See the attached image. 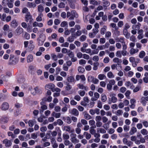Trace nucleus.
Segmentation results:
<instances>
[{"label":"nucleus","mask_w":148,"mask_h":148,"mask_svg":"<svg viewBox=\"0 0 148 148\" xmlns=\"http://www.w3.org/2000/svg\"><path fill=\"white\" fill-rule=\"evenodd\" d=\"M9 27L7 25H4L3 29L4 30L3 34L4 35H6L7 33L9 32L10 30L9 29Z\"/></svg>","instance_id":"nucleus-13"},{"label":"nucleus","mask_w":148,"mask_h":148,"mask_svg":"<svg viewBox=\"0 0 148 148\" xmlns=\"http://www.w3.org/2000/svg\"><path fill=\"white\" fill-rule=\"evenodd\" d=\"M97 107L99 108H101L102 107V104L100 100H98L97 102Z\"/></svg>","instance_id":"nucleus-48"},{"label":"nucleus","mask_w":148,"mask_h":148,"mask_svg":"<svg viewBox=\"0 0 148 148\" xmlns=\"http://www.w3.org/2000/svg\"><path fill=\"white\" fill-rule=\"evenodd\" d=\"M124 5V3L121 2H119L118 4V7L120 9L122 8Z\"/></svg>","instance_id":"nucleus-64"},{"label":"nucleus","mask_w":148,"mask_h":148,"mask_svg":"<svg viewBox=\"0 0 148 148\" xmlns=\"http://www.w3.org/2000/svg\"><path fill=\"white\" fill-rule=\"evenodd\" d=\"M98 78L100 80H102L106 78V76L104 74H100L98 75Z\"/></svg>","instance_id":"nucleus-40"},{"label":"nucleus","mask_w":148,"mask_h":148,"mask_svg":"<svg viewBox=\"0 0 148 148\" xmlns=\"http://www.w3.org/2000/svg\"><path fill=\"white\" fill-rule=\"evenodd\" d=\"M141 102L142 104L144 106H145L146 103V100L145 99L144 97H142L141 99Z\"/></svg>","instance_id":"nucleus-51"},{"label":"nucleus","mask_w":148,"mask_h":148,"mask_svg":"<svg viewBox=\"0 0 148 148\" xmlns=\"http://www.w3.org/2000/svg\"><path fill=\"white\" fill-rule=\"evenodd\" d=\"M25 21L27 22L29 21L30 23H31L33 21V19L32 18V16L30 15L29 12L27 13L26 14L25 17Z\"/></svg>","instance_id":"nucleus-4"},{"label":"nucleus","mask_w":148,"mask_h":148,"mask_svg":"<svg viewBox=\"0 0 148 148\" xmlns=\"http://www.w3.org/2000/svg\"><path fill=\"white\" fill-rule=\"evenodd\" d=\"M31 138L33 139H36L38 137L37 134L35 133H33L31 134Z\"/></svg>","instance_id":"nucleus-61"},{"label":"nucleus","mask_w":148,"mask_h":148,"mask_svg":"<svg viewBox=\"0 0 148 148\" xmlns=\"http://www.w3.org/2000/svg\"><path fill=\"white\" fill-rule=\"evenodd\" d=\"M127 48V46H126V48H125V49H124L123 48V50L121 51V55H122L123 56H125L127 54V51L126 50Z\"/></svg>","instance_id":"nucleus-41"},{"label":"nucleus","mask_w":148,"mask_h":148,"mask_svg":"<svg viewBox=\"0 0 148 148\" xmlns=\"http://www.w3.org/2000/svg\"><path fill=\"white\" fill-rule=\"evenodd\" d=\"M78 93L81 96H84L85 93V92L84 90H80L78 92Z\"/></svg>","instance_id":"nucleus-62"},{"label":"nucleus","mask_w":148,"mask_h":148,"mask_svg":"<svg viewBox=\"0 0 148 148\" xmlns=\"http://www.w3.org/2000/svg\"><path fill=\"white\" fill-rule=\"evenodd\" d=\"M34 89L36 93L38 94H40L42 93V89L39 88L38 86H36Z\"/></svg>","instance_id":"nucleus-19"},{"label":"nucleus","mask_w":148,"mask_h":148,"mask_svg":"<svg viewBox=\"0 0 148 148\" xmlns=\"http://www.w3.org/2000/svg\"><path fill=\"white\" fill-rule=\"evenodd\" d=\"M137 137H140V143H143L145 142V138H144L143 137H142V135L141 134L137 135Z\"/></svg>","instance_id":"nucleus-33"},{"label":"nucleus","mask_w":148,"mask_h":148,"mask_svg":"<svg viewBox=\"0 0 148 148\" xmlns=\"http://www.w3.org/2000/svg\"><path fill=\"white\" fill-rule=\"evenodd\" d=\"M32 25L33 27L38 26L39 27H42L43 25L42 23H38L36 21H35L33 23Z\"/></svg>","instance_id":"nucleus-14"},{"label":"nucleus","mask_w":148,"mask_h":148,"mask_svg":"<svg viewBox=\"0 0 148 148\" xmlns=\"http://www.w3.org/2000/svg\"><path fill=\"white\" fill-rule=\"evenodd\" d=\"M65 4L63 2H61L58 5V7L60 8H64Z\"/></svg>","instance_id":"nucleus-63"},{"label":"nucleus","mask_w":148,"mask_h":148,"mask_svg":"<svg viewBox=\"0 0 148 148\" xmlns=\"http://www.w3.org/2000/svg\"><path fill=\"white\" fill-rule=\"evenodd\" d=\"M61 114L59 112H56L55 111L53 112L52 114L51 115L55 117L56 118H59L61 116Z\"/></svg>","instance_id":"nucleus-17"},{"label":"nucleus","mask_w":148,"mask_h":148,"mask_svg":"<svg viewBox=\"0 0 148 148\" xmlns=\"http://www.w3.org/2000/svg\"><path fill=\"white\" fill-rule=\"evenodd\" d=\"M103 7L107 8L110 5V3L108 1L105 0L103 2Z\"/></svg>","instance_id":"nucleus-28"},{"label":"nucleus","mask_w":148,"mask_h":148,"mask_svg":"<svg viewBox=\"0 0 148 148\" xmlns=\"http://www.w3.org/2000/svg\"><path fill=\"white\" fill-rule=\"evenodd\" d=\"M43 14L42 13H40L38 16V17L36 18V20L37 21L40 22L42 21V17L43 16Z\"/></svg>","instance_id":"nucleus-31"},{"label":"nucleus","mask_w":148,"mask_h":148,"mask_svg":"<svg viewBox=\"0 0 148 148\" xmlns=\"http://www.w3.org/2000/svg\"><path fill=\"white\" fill-rule=\"evenodd\" d=\"M78 70L79 72L83 73L85 71L84 69L82 66H80L78 68Z\"/></svg>","instance_id":"nucleus-45"},{"label":"nucleus","mask_w":148,"mask_h":148,"mask_svg":"<svg viewBox=\"0 0 148 148\" xmlns=\"http://www.w3.org/2000/svg\"><path fill=\"white\" fill-rule=\"evenodd\" d=\"M70 136L71 137L70 140L72 143L75 144L79 142V140L77 139L76 138L77 135L75 134H74L73 133H71Z\"/></svg>","instance_id":"nucleus-3"},{"label":"nucleus","mask_w":148,"mask_h":148,"mask_svg":"<svg viewBox=\"0 0 148 148\" xmlns=\"http://www.w3.org/2000/svg\"><path fill=\"white\" fill-rule=\"evenodd\" d=\"M69 112L71 114L75 116H78L79 114L78 110L75 108H73L72 110H69Z\"/></svg>","instance_id":"nucleus-8"},{"label":"nucleus","mask_w":148,"mask_h":148,"mask_svg":"<svg viewBox=\"0 0 148 148\" xmlns=\"http://www.w3.org/2000/svg\"><path fill=\"white\" fill-rule=\"evenodd\" d=\"M98 132H99L100 133L104 134L106 132V131L103 128H99L97 129Z\"/></svg>","instance_id":"nucleus-42"},{"label":"nucleus","mask_w":148,"mask_h":148,"mask_svg":"<svg viewBox=\"0 0 148 148\" xmlns=\"http://www.w3.org/2000/svg\"><path fill=\"white\" fill-rule=\"evenodd\" d=\"M101 99L103 102H105L107 100V98L106 95H101Z\"/></svg>","instance_id":"nucleus-37"},{"label":"nucleus","mask_w":148,"mask_h":148,"mask_svg":"<svg viewBox=\"0 0 148 148\" xmlns=\"http://www.w3.org/2000/svg\"><path fill=\"white\" fill-rule=\"evenodd\" d=\"M86 38V36L84 35H82L80 38V41L83 42L84 41Z\"/></svg>","instance_id":"nucleus-54"},{"label":"nucleus","mask_w":148,"mask_h":148,"mask_svg":"<svg viewBox=\"0 0 148 148\" xmlns=\"http://www.w3.org/2000/svg\"><path fill=\"white\" fill-rule=\"evenodd\" d=\"M137 130L136 128L133 127L131 129L129 133L131 135H133L137 132Z\"/></svg>","instance_id":"nucleus-23"},{"label":"nucleus","mask_w":148,"mask_h":148,"mask_svg":"<svg viewBox=\"0 0 148 148\" xmlns=\"http://www.w3.org/2000/svg\"><path fill=\"white\" fill-rule=\"evenodd\" d=\"M3 143L5 145V147H10L12 145L11 141L7 139H5L3 141Z\"/></svg>","instance_id":"nucleus-5"},{"label":"nucleus","mask_w":148,"mask_h":148,"mask_svg":"<svg viewBox=\"0 0 148 148\" xmlns=\"http://www.w3.org/2000/svg\"><path fill=\"white\" fill-rule=\"evenodd\" d=\"M51 142L53 148H56L58 147V145L54 138H50Z\"/></svg>","instance_id":"nucleus-7"},{"label":"nucleus","mask_w":148,"mask_h":148,"mask_svg":"<svg viewBox=\"0 0 148 148\" xmlns=\"http://www.w3.org/2000/svg\"><path fill=\"white\" fill-rule=\"evenodd\" d=\"M138 51L139 50L138 49H135L134 48H132L130 50V54L132 55L137 53Z\"/></svg>","instance_id":"nucleus-24"},{"label":"nucleus","mask_w":148,"mask_h":148,"mask_svg":"<svg viewBox=\"0 0 148 148\" xmlns=\"http://www.w3.org/2000/svg\"><path fill=\"white\" fill-rule=\"evenodd\" d=\"M113 61L114 62L117 63L118 65H119L122 62V60L117 58H115L113 59Z\"/></svg>","instance_id":"nucleus-20"},{"label":"nucleus","mask_w":148,"mask_h":148,"mask_svg":"<svg viewBox=\"0 0 148 148\" xmlns=\"http://www.w3.org/2000/svg\"><path fill=\"white\" fill-rule=\"evenodd\" d=\"M65 121L69 124H70L71 122V121L70 118L69 116L66 117L65 119Z\"/></svg>","instance_id":"nucleus-57"},{"label":"nucleus","mask_w":148,"mask_h":148,"mask_svg":"<svg viewBox=\"0 0 148 148\" xmlns=\"http://www.w3.org/2000/svg\"><path fill=\"white\" fill-rule=\"evenodd\" d=\"M117 39L118 42H120L122 44V47H123V48L125 49V48H126L127 45L125 41V38L123 37H121L118 38Z\"/></svg>","instance_id":"nucleus-6"},{"label":"nucleus","mask_w":148,"mask_h":148,"mask_svg":"<svg viewBox=\"0 0 148 148\" xmlns=\"http://www.w3.org/2000/svg\"><path fill=\"white\" fill-rule=\"evenodd\" d=\"M66 90L68 91L71 89L72 87L69 83H66Z\"/></svg>","instance_id":"nucleus-46"},{"label":"nucleus","mask_w":148,"mask_h":148,"mask_svg":"<svg viewBox=\"0 0 148 148\" xmlns=\"http://www.w3.org/2000/svg\"><path fill=\"white\" fill-rule=\"evenodd\" d=\"M10 1L13 2V0H3L2 2V5L3 6H5Z\"/></svg>","instance_id":"nucleus-29"},{"label":"nucleus","mask_w":148,"mask_h":148,"mask_svg":"<svg viewBox=\"0 0 148 148\" xmlns=\"http://www.w3.org/2000/svg\"><path fill=\"white\" fill-rule=\"evenodd\" d=\"M61 108L59 106H56L54 108V110L55 112H59Z\"/></svg>","instance_id":"nucleus-55"},{"label":"nucleus","mask_w":148,"mask_h":148,"mask_svg":"<svg viewBox=\"0 0 148 148\" xmlns=\"http://www.w3.org/2000/svg\"><path fill=\"white\" fill-rule=\"evenodd\" d=\"M15 32L18 35L21 34L23 31V29L22 28L18 27L15 30Z\"/></svg>","instance_id":"nucleus-25"},{"label":"nucleus","mask_w":148,"mask_h":148,"mask_svg":"<svg viewBox=\"0 0 148 148\" xmlns=\"http://www.w3.org/2000/svg\"><path fill=\"white\" fill-rule=\"evenodd\" d=\"M44 8L41 5H40L38 7V12L40 13H42L44 11Z\"/></svg>","instance_id":"nucleus-26"},{"label":"nucleus","mask_w":148,"mask_h":148,"mask_svg":"<svg viewBox=\"0 0 148 148\" xmlns=\"http://www.w3.org/2000/svg\"><path fill=\"white\" fill-rule=\"evenodd\" d=\"M107 76L108 77L110 78H112L114 77V76L112 72L110 71L107 73Z\"/></svg>","instance_id":"nucleus-47"},{"label":"nucleus","mask_w":148,"mask_h":148,"mask_svg":"<svg viewBox=\"0 0 148 148\" xmlns=\"http://www.w3.org/2000/svg\"><path fill=\"white\" fill-rule=\"evenodd\" d=\"M33 56L31 54L29 55L27 57V62L28 63H29L33 61Z\"/></svg>","instance_id":"nucleus-21"},{"label":"nucleus","mask_w":148,"mask_h":148,"mask_svg":"<svg viewBox=\"0 0 148 148\" xmlns=\"http://www.w3.org/2000/svg\"><path fill=\"white\" fill-rule=\"evenodd\" d=\"M94 97L91 98V100L92 101H96L99 97V94L97 92H95L94 94Z\"/></svg>","instance_id":"nucleus-15"},{"label":"nucleus","mask_w":148,"mask_h":148,"mask_svg":"<svg viewBox=\"0 0 148 148\" xmlns=\"http://www.w3.org/2000/svg\"><path fill=\"white\" fill-rule=\"evenodd\" d=\"M145 55V53L144 51H141L139 54V56L140 58H142Z\"/></svg>","instance_id":"nucleus-39"},{"label":"nucleus","mask_w":148,"mask_h":148,"mask_svg":"<svg viewBox=\"0 0 148 148\" xmlns=\"http://www.w3.org/2000/svg\"><path fill=\"white\" fill-rule=\"evenodd\" d=\"M80 79H81L82 81H84L86 80V78L84 75H77L76 76V80L77 81H78Z\"/></svg>","instance_id":"nucleus-16"},{"label":"nucleus","mask_w":148,"mask_h":148,"mask_svg":"<svg viewBox=\"0 0 148 148\" xmlns=\"http://www.w3.org/2000/svg\"><path fill=\"white\" fill-rule=\"evenodd\" d=\"M140 133L143 135H145L147 134L148 132L146 129H143L141 130Z\"/></svg>","instance_id":"nucleus-38"},{"label":"nucleus","mask_w":148,"mask_h":148,"mask_svg":"<svg viewBox=\"0 0 148 148\" xmlns=\"http://www.w3.org/2000/svg\"><path fill=\"white\" fill-rule=\"evenodd\" d=\"M123 34L126 38H129L130 34L128 32L127 29H123Z\"/></svg>","instance_id":"nucleus-18"},{"label":"nucleus","mask_w":148,"mask_h":148,"mask_svg":"<svg viewBox=\"0 0 148 148\" xmlns=\"http://www.w3.org/2000/svg\"><path fill=\"white\" fill-rule=\"evenodd\" d=\"M63 130L66 132L72 133L74 131V129H71V127L69 126H65L63 127Z\"/></svg>","instance_id":"nucleus-10"},{"label":"nucleus","mask_w":148,"mask_h":148,"mask_svg":"<svg viewBox=\"0 0 148 148\" xmlns=\"http://www.w3.org/2000/svg\"><path fill=\"white\" fill-rule=\"evenodd\" d=\"M17 25L18 24L16 20H13L11 22V25L12 27L15 28L17 26Z\"/></svg>","instance_id":"nucleus-35"},{"label":"nucleus","mask_w":148,"mask_h":148,"mask_svg":"<svg viewBox=\"0 0 148 148\" xmlns=\"http://www.w3.org/2000/svg\"><path fill=\"white\" fill-rule=\"evenodd\" d=\"M77 87L81 89H84V90H87L88 88L86 86H85L83 84H79L77 85Z\"/></svg>","instance_id":"nucleus-22"},{"label":"nucleus","mask_w":148,"mask_h":148,"mask_svg":"<svg viewBox=\"0 0 148 148\" xmlns=\"http://www.w3.org/2000/svg\"><path fill=\"white\" fill-rule=\"evenodd\" d=\"M9 108V104L6 102H4L1 106V109L3 110H6L8 109Z\"/></svg>","instance_id":"nucleus-9"},{"label":"nucleus","mask_w":148,"mask_h":148,"mask_svg":"<svg viewBox=\"0 0 148 148\" xmlns=\"http://www.w3.org/2000/svg\"><path fill=\"white\" fill-rule=\"evenodd\" d=\"M68 25V23L67 22L64 21L62 22L60 24V26L62 27H64Z\"/></svg>","instance_id":"nucleus-49"},{"label":"nucleus","mask_w":148,"mask_h":148,"mask_svg":"<svg viewBox=\"0 0 148 148\" xmlns=\"http://www.w3.org/2000/svg\"><path fill=\"white\" fill-rule=\"evenodd\" d=\"M84 134L85 135V137L86 139L89 140L91 138V134L86 132H84Z\"/></svg>","instance_id":"nucleus-32"},{"label":"nucleus","mask_w":148,"mask_h":148,"mask_svg":"<svg viewBox=\"0 0 148 148\" xmlns=\"http://www.w3.org/2000/svg\"><path fill=\"white\" fill-rule=\"evenodd\" d=\"M110 26L114 28L116 30H117L118 29V28L116 26V24L114 23H111Z\"/></svg>","instance_id":"nucleus-52"},{"label":"nucleus","mask_w":148,"mask_h":148,"mask_svg":"<svg viewBox=\"0 0 148 148\" xmlns=\"http://www.w3.org/2000/svg\"><path fill=\"white\" fill-rule=\"evenodd\" d=\"M63 138L64 140H68L69 138V136L67 134H63Z\"/></svg>","instance_id":"nucleus-50"},{"label":"nucleus","mask_w":148,"mask_h":148,"mask_svg":"<svg viewBox=\"0 0 148 148\" xmlns=\"http://www.w3.org/2000/svg\"><path fill=\"white\" fill-rule=\"evenodd\" d=\"M18 61V59L16 57H14L13 55H11L10 56L9 64L11 65H14L16 64Z\"/></svg>","instance_id":"nucleus-2"},{"label":"nucleus","mask_w":148,"mask_h":148,"mask_svg":"<svg viewBox=\"0 0 148 148\" xmlns=\"http://www.w3.org/2000/svg\"><path fill=\"white\" fill-rule=\"evenodd\" d=\"M68 53V55L71 58L74 57V53L71 50H69Z\"/></svg>","instance_id":"nucleus-44"},{"label":"nucleus","mask_w":148,"mask_h":148,"mask_svg":"<svg viewBox=\"0 0 148 148\" xmlns=\"http://www.w3.org/2000/svg\"><path fill=\"white\" fill-rule=\"evenodd\" d=\"M89 132L92 134H94L96 132V131L93 128V127H90Z\"/></svg>","instance_id":"nucleus-59"},{"label":"nucleus","mask_w":148,"mask_h":148,"mask_svg":"<svg viewBox=\"0 0 148 148\" xmlns=\"http://www.w3.org/2000/svg\"><path fill=\"white\" fill-rule=\"evenodd\" d=\"M8 135L9 136H11V138H14L15 137V136L14 135L13 133L10 132H9L8 133Z\"/></svg>","instance_id":"nucleus-58"},{"label":"nucleus","mask_w":148,"mask_h":148,"mask_svg":"<svg viewBox=\"0 0 148 148\" xmlns=\"http://www.w3.org/2000/svg\"><path fill=\"white\" fill-rule=\"evenodd\" d=\"M27 6L30 8H34L36 7V4L32 2H28L27 3Z\"/></svg>","instance_id":"nucleus-27"},{"label":"nucleus","mask_w":148,"mask_h":148,"mask_svg":"<svg viewBox=\"0 0 148 148\" xmlns=\"http://www.w3.org/2000/svg\"><path fill=\"white\" fill-rule=\"evenodd\" d=\"M123 113V112L121 110H119L116 111V114L118 116H119L121 115Z\"/></svg>","instance_id":"nucleus-56"},{"label":"nucleus","mask_w":148,"mask_h":148,"mask_svg":"<svg viewBox=\"0 0 148 148\" xmlns=\"http://www.w3.org/2000/svg\"><path fill=\"white\" fill-rule=\"evenodd\" d=\"M140 24L138 23L137 25H134L132 26V28L133 29H134L137 28L138 29H139L140 28Z\"/></svg>","instance_id":"nucleus-36"},{"label":"nucleus","mask_w":148,"mask_h":148,"mask_svg":"<svg viewBox=\"0 0 148 148\" xmlns=\"http://www.w3.org/2000/svg\"><path fill=\"white\" fill-rule=\"evenodd\" d=\"M67 80L69 82H74L75 78L73 76H70L68 77Z\"/></svg>","instance_id":"nucleus-34"},{"label":"nucleus","mask_w":148,"mask_h":148,"mask_svg":"<svg viewBox=\"0 0 148 148\" xmlns=\"http://www.w3.org/2000/svg\"><path fill=\"white\" fill-rule=\"evenodd\" d=\"M1 120L4 123H7L8 121V119L6 117H4L1 118Z\"/></svg>","instance_id":"nucleus-43"},{"label":"nucleus","mask_w":148,"mask_h":148,"mask_svg":"<svg viewBox=\"0 0 148 148\" xmlns=\"http://www.w3.org/2000/svg\"><path fill=\"white\" fill-rule=\"evenodd\" d=\"M55 87V85L54 84L52 83H50L46 84L45 86V88L47 90L50 89L52 91V90L53 89V88Z\"/></svg>","instance_id":"nucleus-12"},{"label":"nucleus","mask_w":148,"mask_h":148,"mask_svg":"<svg viewBox=\"0 0 148 148\" xmlns=\"http://www.w3.org/2000/svg\"><path fill=\"white\" fill-rule=\"evenodd\" d=\"M75 37V36H74L73 34L71 36L69 37L68 38V41L70 42H72L74 41Z\"/></svg>","instance_id":"nucleus-30"},{"label":"nucleus","mask_w":148,"mask_h":148,"mask_svg":"<svg viewBox=\"0 0 148 148\" xmlns=\"http://www.w3.org/2000/svg\"><path fill=\"white\" fill-rule=\"evenodd\" d=\"M78 16L75 11L73 10L71 12H67L66 17L69 18V20H72L74 19V18H77Z\"/></svg>","instance_id":"nucleus-1"},{"label":"nucleus","mask_w":148,"mask_h":148,"mask_svg":"<svg viewBox=\"0 0 148 148\" xmlns=\"http://www.w3.org/2000/svg\"><path fill=\"white\" fill-rule=\"evenodd\" d=\"M141 87L139 86H137L135 87L133 90V91L134 92H136L138 91L141 88Z\"/></svg>","instance_id":"nucleus-60"},{"label":"nucleus","mask_w":148,"mask_h":148,"mask_svg":"<svg viewBox=\"0 0 148 148\" xmlns=\"http://www.w3.org/2000/svg\"><path fill=\"white\" fill-rule=\"evenodd\" d=\"M33 43L32 41H30L28 48L26 49L28 52L31 51L34 49L35 46Z\"/></svg>","instance_id":"nucleus-11"},{"label":"nucleus","mask_w":148,"mask_h":148,"mask_svg":"<svg viewBox=\"0 0 148 148\" xmlns=\"http://www.w3.org/2000/svg\"><path fill=\"white\" fill-rule=\"evenodd\" d=\"M84 118L87 120H89L92 118V117L88 114L86 113L84 115Z\"/></svg>","instance_id":"nucleus-53"}]
</instances>
